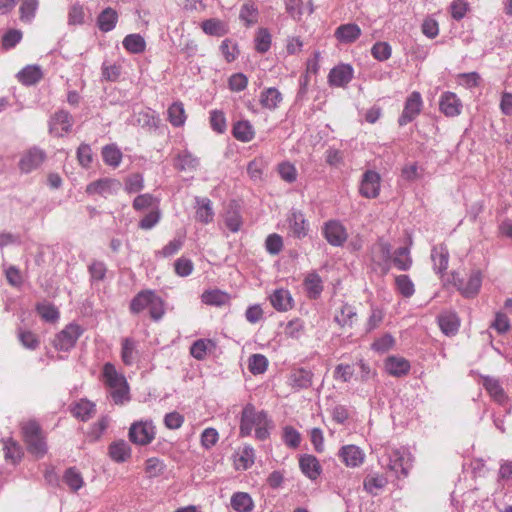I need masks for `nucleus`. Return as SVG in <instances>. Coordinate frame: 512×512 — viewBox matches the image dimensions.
Segmentation results:
<instances>
[{
    "label": "nucleus",
    "mask_w": 512,
    "mask_h": 512,
    "mask_svg": "<svg viewBox=\"0 0 512 512\" xmlns=\"http://www.w3.org/2000/svg\"><path fill=\"white\" fill-rule=\"evenodd\" d=\"M393 263L395 267L401 271H407L412 266V258L407 247H401L395 250L393 254Z\"/></svg>",
    "instance_id": "obj_45"
},
{
    "label": "nucleus",
    "mask_w": 512,
    "mask_h": 512,
    "mask_svg": "<svg viewBox=\"0 0 512 512\" xmlns=\"http://www.w3.org/2000/svg\"><path fill=\"white\" fill-rule=\"evenodd\" d=\"M290 383L295 389L308 388L312 384V373L303 368L292 372Z\"/></svg>",
    "instance_id": "obj_39"
},
{
    "label": "nucleus",
    "mask_w": 512,
    "mask_h": 512,
    "mask_svg": "<svg viewBox=\"0 0 512 512\" xmlns=\"http://www.w3.org/2000/svg\"><path fill=\"white\" fill-rule=\"evenodd\" d=\"M385 316L384 309L378 305H370V313L365 324L366 332H371L378 328Z\"/></svg>",
    "instance_id": "obj_46"
},
{
    "label": "nucleus",
    "mask_w": 512,
    "mask_h": 512,
    "mask_svg": "<svg viewBox=\"0 0 512 512\" xmlns=\"http://www.w3.org/2000/svg\"><path fill=\"white\" fill-rule=\"evenodd\" d=\"M158 202V199L155 198L153 195L145 193L138 195L134 199L132 206L136 211H141L153 206H157Z\"/></svg>",
    "instance_id": "obj_59"
},
{
    "label": "nucleus",
    "mask_w": 512,
    "mask_h": 512,
    "mask_svg": "<svg viewBox=\"0 0 512 512\" xmlns=\"http://www.w3.org/2000/svg\"><path fill=\"white\" fill-rule=\"evenodd\" d=\"M39 8V0H21L19 18L23 23H31Z\"/></svg>",
    "instance_id": "obj_37"
},
{
    "label": "nucleus",
    "mask_w": 512,
    "mask_h": 512,
    "mask_svg": "<svg viewBox=\"0 0 512 512\" xmlns=\"http://www.w3.org/2000/svg\"><path fill=\"white\" fill-rule=\"evenodd\" d=\"M304 286L310 297L313 298H316L323 290L322 279L315 272L309 273L306 276L304 280Z\"/></svg>",
    "instance_id": "obj_48"
},
{
    "label": "nucleus",
    "mask_w": 512,
    "mask_h": 512,
    "mask_svg": "<svg viewBox=\"0 0 512 512\" xmlns=\"http://www.w3.org/2000/svg\"><path fill=\"white\" fill-rule=\"evenodd\" d=\"M120 186V182L116 179L102 178L88 184L86 187V193L89 195L107 197L108 195L114 194Z\"/></svg>",
    "instance_id": "obj_14"
},
{
    "label": "nucleus",
    "mask_w": 512,
    "mask_h": 512,
    "mask_svg": "<svg viewBox=\"0 0 512 512\" xmlns=\"http://www.w3.org/2000/svg\"><path fill=\"white\" fill-rule=\"evenodd\" d=\"M371 54L378 61H386L391 57L392 48L389 43L379 41L372 46Z\"/></svg>",
    "instance_id": "obj_58"
},
{
    "label": "nucleus",
    "mask_w": 512,
    "mask_h": 512,
    "mask_svg": "<svg viewBox=\"0 0 512 512\" xmlns=\"http://www.w3.org/2000/svg\"><path fill=\"white\" fill-rule=\"evenodd\" d=\"M144 188L143 176L139 173L131 174L125 179V191L129 194L138 193Z\"/></svg>",
    "instance_id": "obj_61"
},
{
    "label": "nucleus",
    "mask_w": 512,
    "mask_h": 512,
    "mask_svg": "<svg viewBox=\"0 0 512 512\" xmlns=\"http://www.w3.org/2000/svg\"><path fill=\"white\" fill-rule=\"evenodd\" d=\"M136 343L131 338H124L121 342V359L127 366L134 364L136 359Z\"/></svg>",
    "instance_id": "obj_44"
},
{
    "label": "nucleus",
    "mask_w": 512,
    "mask_h": 512,
    "mask_svg": "<svg viewBox=\"0 0 512 512\" xmlns=\"http://www.w3.org/2000/svg\"><path fill=\"white\" fill-rule=\"evenodd\" d=\"M45 160V151L38 147H32L22 154L19 160V169L23 173H30L39 168Z\"/></svg>",
    "instance_id": "obj_12"
},
{
    "label": "nucleus",
    "mask_w": 512,
    "mask_h": 512,
    "mask_svg": "<svg viewBox=\"0 0 512 512\" xmlns=\"http://www.w3.org/2000/svg\"><path fill=\"white\" fill-rule=\"evenodd\" d=\"M82 334L83 329L80 325L70 323L56 335L53 345L57 350L69 351L75 346L77 340Z\"/></svg>",
    "instance_id": "obj_7"
},
{
    "label": "nucleus",
    "mask_w": 512,
    "mask_h": 512,
    "mask_svg": "<svg viewBox=\"0 0 512 512\" xmlns=\"http://www.w3.org/2000/svg\"><path fill=\"white\" fill-rule=\"evenodd\" d=\"M123 47L131 54L143 53L146 49L145 39L140 34H128L122 41Z\"/></svg>",
    "instance_id": "obj_36"
},
{
    "label": "nucleus",
    "mask_w": 512,
    "mask_h": 512,
    "mask_svg": "<svg viewBox=\"0 0 512 512\" xmlns=\"http://www.w3.org/2000/svg\"><path fill=\"white\" fill-rule=\"evenodd\" d=\"M361 34V28L355 23L341 24L334 31V37L341 44L354 43Z\"/></svg>",
    "instance_id": "obj_19"
},
{
    "label": "nucleus",
    "mask_w": 512,
    "mask_h": 512,
    "mask_svg": "<svg viewBox=\"0 0 512 512\" xmlns=\"http://www.w3.org/2000/svg\"><path fill=\"white\" fill-rule=\"evenodd\" d=\"M431 259L433 261L434 270L439 274H443L449 263V251L444 244L433 247L431 251Z\"/></svg>",
    "instance_id": "obj_28"
},
{
    "label": "nucleus",
    "mask_w": 512,
    "mask_h": 512,
    "mask_svg": "<svg viewBox=\"0 0 512 512\" xmlns=\"http://www.w3.org/2000/svg\"><path fill=\"white\" fill-rule=\"evenodd\" d=\"M469 10V4L465 0H453L450 4V14L454 20H461Z\"/></svg>",
    "instance_id": "obj_64"
},
{
    "label": "nucleus",
    "mask_w": 512,
    "mask_h": 512,
    "mask_svg": "<svg viewBox=\"0 0 512 512\" xmlns=\"http://www.w3.org/2000/svg\"><path fill=\"white\" fill-rule=\"evenodd\" d=\"M3 444L5 459L10 461L12 464L19 462L23 456V451L20 445L11 438L4 440Z\"/></svg>",
    "instance_id": "obj_40"
},
{
    "label": "nucleus",
    "mask_w": 512,
    "mask_h": 512,
    "mask_svg": "<svg viewBox=\"0 0 512 512\" xmlns=\"http://www.w3.org/2000/svg\"><path fill=\"white\" fill-rule=\"evenodd\" d=\"M322 234L326 241L334 247L343 246L348 239L347 229L338 220L325 222L322 228Z\"/></svg>",
    "instance_id": "obj_8"
},
{
    "label": "nucleus",
    "mask_w": 512,
    "mask_h": 512,
    "mask_svg": "<svg viewBox=\"0 0 512 512\" xmlns=\"http://www.w3.org/2000/svg\"><path fill=\"white\" fill-rule=\"evenodd\" d=\"M199 166V160L188 152L178 155L175 168L178 170H195Z\"/></svg>",
    "instance_id": "obj_53"
},
{
    "label": "nucleus",
    "mask_w": 512,
    "mask_h": 512,
    "mask_svg": "<svg viewBox=\"0 0 512 512\" xmlns=\"http://www.w3.org/2000/svg\"><path fill=\"white\" fill-rule=\"evenodd\" d=\"M269 299L273 308L279 312H286L293 308V298L286 289H276Z\"/></svg>",
    "instance_id": "obj_24"
},
{
    "label": "nucleus",
    "mask_w": 512,
    "mask_h": 512,
    "mask_svg": "<svg viewBox=\"0 0 512 512\" xmlns=\"http://www.w3.org/2000/svg\"><path fill=\"white\" fill-rule=\"evenodd\" d=\"M146 308H149L150 317L155 321L160 320L165 314L164 301L153 290H142L131 300V313L139 314Z\"/></svg>",
    "instance_id": "obj_4"
},
{
    "label": "nucleus",
    "mask_w": 512,
    "mask_h": 512,
    "mask_svg": "<svg viewBox=\"0 0 512 512\" xmlns=\"http://www.w3.org/2000/svg\"><path fill=\"white\" fill-rule=\"evenodd\" d=\"M196 204V220L203 224L211 223L214 220V211L211 200L206 197H197Z\"/></svg>",
    "instance_id": "obj_30"
},
{
    "label": "nucleus",
    "mask_w": 512,
    "mask_h": 512,
    "mask_svg": "<svg viewBox=\"0 0 512 512\" xmlns=\"http://www.w3.org/2000/svg\"><path fill=\"white\" fill-rule=\"evenodd\" d=\"M271 47V34L266 28H259L255 36V49L259 53H266Z\"/></svg>",
    "instance_id": "obj_52"
},
{
    "label": "nucleus",
    "mask_w": 512,
    "mask_h": 512,
    "mask_svg": "<svg viewBox=\"0 0 512 512\" xmlns=\"http://www.w3.org/2000/svg\"><path fill=\"white\" fill-rule=\"evenodd\" d=\"M102 158L106 165L118 167L122 161V152L116 145H106L102 148Z\"/></svg>",
    "instance_id": "obj_41"
},
{
    "label": "nucleus",
    "mask_w": 512,
    "mask_h": 512,
    "mask_svg": "<svg viewBox=\"0 0 512 512\" xmlns=\"http://www.w3.org/2000/svg\"><path fill=\"white\" fill-rule=\"evenodd\" d=\"M239 18L247 27L255 25L259 18L257 6L252 1L245 2L241 6Z\"/></svg>",
    "instance_id": "obj_35"
},
{
    "label": "nucleus",
    "mask_w": 512,
    "mask_h": 512,
    "mask_svg": "<svg viewBox=\"0 0 512 512\" xmlns=\"http://www.w3.org/2000/svg\"><path fill=\"white\" fill-rule=\"evenodd\" d=\"M102 378L115 404L122 405L129 400V386L126 378L118 373L112 363L104 364Z\"/></svg>",
    "instance_id": "obj_3"
},
{
    "label": "nucleus",
    "mask_w": 512,
    "mask_h": 512,
    "mask_svg": "<svg viewBox=\"0 0 512 512\" xmlns=\"http://www.w3.org/2000/svg\"><path fill=\"white\" fill-rule=\"evenodd\" d=\"M44 74L39 65L31 64L23 67L16 75L19 83L25 86L35 85L40 82Z\"/></svg>",
    "instance_id": "obj_21"
},
{
    "label": "nucleus",
    "mask_w": 512,
    "mask_h": 512,
    "mask_svg": "<svg viewBox=\"0 0 512 512\" xmlns=\"http://www.w3.org/2000/svg\"><path fill=\"white\" fill-rule=\"evenodd\" d=\"M387 467L395 472L397 477L407 476L409 470V460L398 450H392L389 454Z\"/></svg>",
    "instance_id": "obj_27"
},
{
    "label": "nucleus",
    "mask_w": 512,
    "mask_h": 512,
    "mask_svg": "<svg viewBox=\"0 0 512 512\" xmlns=\"http://www.w3.org/2000/svg\"><path fill=\"white\" fill-rule=\"evenodd\" d=\"M267 366L268 360L262 354H253L248 360V369L254 375L264 373Z\"/></svg>",
    "instance_id": "obj_55"
},
{
    "label": "nucleus",
    "mask_w": 512,
    "mask_h": 512,
    "mask_svg": "<svg viewBox=\"0 0 512 512\" xmlns=\"http://www.w3.org/2000/svg\"><path fill=\"white\" fill-rule=\"evenodd\" d=\"M341 461L350 468L359 467L364 463L365 453L356 445H344L338 452Z\"/></svg>",
    "instance_id": "obj_15"
},
{
    "label": "nucleus",
    "mask_w": 512,
    "mask_h": 512,
    "mask_svg": "<svg viewBox=\"0 0 512 512\" xmlns=\"http://www.w3.org/2000/svg\"><path fill=\"white\" fill-rule=\"evenodd\" d=\"M381 176L378 172L367 170L361 179L359 193L367 199H375L380 195Z\"/></svg>",
    "instance_id": "obj_10"
},
{
    "label": "nucleus",
    "mask_w": 512,
    "mask_h": 512,
    "mask_svg": "<svg viewBox=\"0 0 512 512\" xmlns=\"http://www.w3.org/2000/svg\"><path fill=\"white\" fill-rule=\"evenodd\" d=\"M462 101L453 92H444L439 99V110L446 117H456L462 112Z\"/></svg>",
    "instance_id": "obj_13"
},
{
    "label": "nucleus",
    "mask_w": 512,
    "mask_h": 512,
    "mask_svg": "<svg viewBox=\"0 0 512 512\" xmlns=\"http://www.w3.org/2000/svg\"><path fill=\"white\" fill-rule=\"evenodd\" d=\"M95 411V403L87 399H80L70 406L71 414L81 421H88L95 414Z\"/></svg>",
    "instance_id": "obj_26"
},
{
    "label": "nucleus",
    "mask_w": 512,
    "mask_h": 512,
    "mask_svg": "<svg viewBox=\"0 0 512 512\" xmlns=\"http://www.w3.org/2000/svg\"><path fill=\"white\" fill-rule=\"evenodd\" d=\"M202 30L212 36H223L228 32L225 23L219 19L211 18L201 23Z\"/></svg>",
    "instance_id": "obj_43"
},
{
    "label": "nucleus",
    "mask_w": 512,
    "mask_h": 512,
    "mask_svg": "<svg viewBox=\"0 0 512 512\" xmlns=\"http://www.w3.org/2000/svg\"><path fill=\"white\" fill-rule=\"evenodd\" d=\"M254 464V451L245 447L235 458L234 465L237 470H247Z\"/></svg>",
    "instance_id": "obj_49"
},
{
    "label": "nucleus",
    "mask_w": 512,
    "mask_h": 512,
    "mask_svg": "<svg viewBox=\"0 0 512 512\" xmlns=\"http://www.w3.org/2000/svg\"><path fill=\"white\" fill-rule=\"evenodd\" d=\"M63 480L72 491L79 490L84 484L82 475L75 468L67 469Z\"/></svg>",
    "instance_id": "obj_56"
},
{
    "label": "nucleus",
    "mask_w": 512,
    "mask_h": 512,
    "mask_svg": "<svg viewBox=\"0 0 512 512\" xmlns=\"http://www.w3.org/2000/svg\"><path fill=\"white\" fill-rule=\"evenodd\" d=\"M289 232L297 239H303L308 235L309 223L300 211H293L288 218Z\"/></svg>",
    "instance_id": "obj_17"
},
{
    "label": "nucleus",
    "mask_w": 512,
    "mask_h": 512,
    "mask_svg": "<svg viewBox=\"0 0 512 512\" xmlns=\"http://www.w3.org/2000/svg\"><path fill=\"white\" fill-rule=\"evenodd\" d=\"M384 368L389 375L402 377L409 373L411 365L404 357L389 356L384 362Z\"/></svg>",
    "instance_id": "obj_20"
},
{
    "label": "nucleus",
    "mask_w": 512,
    "mask_h": 512,
    "mask_svg": "<svg viewBox=\"0 0 512 512\" xmlns=\"http://www.w3.org/2000/svg\"><path fill=\"white\" fill-rule=\"evenodd\" d=\"M273 422L264 410H257L253 404H246L241 413L239 435L247 437L255 433L258 440H265L270 435Z\"/></svg>",
    "instance_id": "obj_1"
},
{
    "label": "nucleus",
    "mask_w": 512,
    "mask_h": 512,
    "mask_svg": "<svg viewBox=\"0 0 512 512\" xmlns=\"http://www.w3.org/2000/svg\"><path fill=\"white\" fill-rule=\"evenodd\" d=\"M231 506L237 512H251L253 501L248 493L237 492L231 497Z\"/></svg>",
    "instance_id": "obj_38"
},
{
    "label": "nucleus",
    "mask_w": 512,
    "mask_h": 512,
    "mask_svg": "<svg viewBox=\"0 0 512 512\" xmlns=\"http://www.w3.org/2000/svg\"><path fill=\"white\" fill-rule=\"evenodd\" d=\"M353 68L349 64H341L331 69L328 82L331 86L344 87L353 78Z\"/></svg>",
    "instance_id": "obj_18"
},
{
    "label": "nucleus",
    "mask_w": 512,
    "mask_h": 512,
    "mask_svg": "<svg viewBox=\"0 0 512 512\" xmlns=\"http://www.w3.org/2000/svg\"><path fill=\"white\" fill-rule=\"evenodd\" d=\"M215 348V343L210 339H199L190 347V354L197 360H204L207 352Z\"/></svg>",
    "instance_id": "obj_42"
},
{
    "label": "nucleus",
    "mask_w": 512,
    "mask_h": 512,
    "mask_svg": "<svg viewBox=\"0 0 512 512\" xmlns=\"http://www.w3.org/2000/svg\"><path fill=\"white\" fill-rule=\"evenodd\" d=\"M267 164L263 158L258 157L249 162L247 166V173L251 180L259 182L263 180L264 170Z\"/></svg>",
    "instance_id": "obj_47"
},
{
    "label": "nucleus",
    "mask_w": 512,
    "mask_h": 512,
    "mask_svg": "<svg viewBox=\"0 0 512 512\" xmlns=\"http://www.w3.org/2000/svg\"><path fill=\"white\" fill-rule=\"evenodd\" d=\"M108 455L114 462L123 463L131 458L132 450L125 440H118L109 445Z\"/></svg>",
    "instance_id": "obj_22"
},
{
    "label": "nucleus",
    "mask_w": 512,
    "mask_h": 512,
    "mask_svg": "<svg viewBox=\"0 0 512 512\" xmlns=\"http://www.w3.org/2000/svg\"><path fill=\"white\" fill-rule=\"evenodd\" d=\"M484 387L487 392L498 402H502L505 399V394L500 386L499 382L492 378L484 379Z\"/></svg>",
    "instance_id": "obj_62"
},
{
    "label": "nucleus",
    "mask_w": 512,
    "mask_h": 512,
    "mask_svg": "<svg viewBox=\"0 0 512 512\" xmlns=\"http://www.w3.org/2000/svg\"><path fill=\"white\" fill-rule=\"evenodd\" d=\"M438 324L441 331L447 335H455L460 326V320L456 313L444 312L438 317Z\"/></svg>",
    "instance_id": "obj_29"
},
{
    "label": "nucleus",
    "mask_w": 512,
    "mask_h": 512,
    "mask_svg": "<svg viewBox=\"0 0 512 512\" xmlns=\"http://www.w3.org/2000/svg\"><path fill=\"white\" fill-rule=\"evenodd\" d=\"M373 261L381 264L382 262L384 264H388L390 258H391V248L388 243L385 242H379L377 243L373 248Z\"/></svg>",
    "instance_id": "obj_57"
},
{
    "label": "nucleus",
    "mask_w": 512,
    "mask_h": 512,
    "mask_svg": "<svg viewBox=\"0 0 512 512\" xmlns=\"http://www.w3.org/2000/svg\"><path fill=\"white\" fill-rule=\"evenodd\" d=\"M283 99V94L275 87L264 88L259 94L261 108L268 111L279 109Z\"/></svg>",
    "instance_id": "obj_16"
},
{
    "label": "nucleus",
    "mask_w": 512,
    "mask_h": 512,
    "mask_svg": "<svg viewBox=\"0 0 512 512\" xmlns=\"http://www.w3.org/2000/svg\"><path fill=\"white\" fill-rule=\"evenodd\" d=\"M395 286L397 291L405 298H409L415 293L414 284L408 275L396 276Z\"/></svg>",
    "instance_id": "obj_50"
},
{
    "label": "nucleus",
    "mask_w": 512,
    "mask_h": 512,
    "mask_svg": "<svg viewBox=\"0 0 512 512\" xmlns=\"http://www.w3.org/2000/svg\"><path fill=\"white\" fill-rule=\"evenodd\" d=\"M210 125L212 129L217 133L225 132L227 123L224 112L220 110H212L210 112Z\"/></svg>",
    "instance_id": "obj_63"
},
{
    "label": "nucleus",
    "mask_w": 512,
    "mask_h": 512,
    "mask_svg": "<svg viewBox=\"0 0 512 512\" xmlns=\"http://www.w3.org/2000/svg\"><path fill=\"white\" fill-rule=\"evenodd\" d=\"M423 100L418 91L412 92L406 99L401 116L398 119L400 126L412 122L422 111Z\"/></svg>",
    "instance_id": "obj_9"
},
{
    "label": "nucleus",
    "mask_w": 512,
    "mask_h": 512,
    "mask_svg": "<svg viewBox=\"0 0 512 512\" xmlns=\"http://www.w3.org/2000/svg\"><path fill=\"white\" fill-rule=\"evenodd\" d=\"M356 308L350 304H344L335 314V321L342 328H353L358 323Z\"/></svg>",
    "instance_id": "obj_25"
},
{
    "label": "nucleus",
    "mask_w": 512,
    "mask_h": 512,
    "mask_svg": "<svg viewBox=\"0 0 512 512\" xmlns=\"http://www.w3.org/2000/svg\"><path fill=\"white\" fill-rule=\"evenodd\" d=\"M73 123V117L70 113L60 110L51 117L49 131L55 137H64L70 133Z\"/></svg>",
    "instance_id": "obj_11"
},
{
    "label": "nucleus",
    "mask_w": 512,
    "mask_h": 512,
    "mask_svg": "<svg viewBox=\"0 0 512 512\" xmlns=\"http://www.w3.org/2000/svg\"><path fill=\"white\" fill-rule=\"evenodd\" d=\"M187 119L184 104L181 101L173 102L167 110V120L174 127H182Z\"/></svg>",
    "instance_id": "obj_32"
},
{
    "label": "nucleus",
    "mask_w": 512,
    "mask_h": 512,
    "mask_svg": "<svg viewBox=\"0 0 512 512\" xmlns=\"http://www.w3.org/2000/svg\"><path fill=\"white\" fill-rule=\"evenodd\" d=\"M202 302L211 306H224L229 303L230 297L226 292L218 289L205 291L201 296Z\"/></svg>",
    "instance_id": "obj_34"
},
{
    "label": "nucleus",
    "mask_w": 512,
    "mask_h": 512,
    "mask_svg": "<svg viewBox=\"0 0 512 512\" xmlns=\"http://www.w3.org/2000/svg\"><path fill=\"white\" fill-rule=\"evenodd\" d=\"M285 9L291 18L301 21L304 14V6L302 0H285Z\"/></svg>",
    "instance_id": "obj_60"
},
{
    "label": "nucleus",
    "mask_w": 512,
    "mask_h": 512,
    "mask_svg": "<svg viewBox=\"0 0 512 512\" xmlns=\"http://www.w3.org/2000/svg\"><path fill=\"white\" fill-rule=\"evenodd\" d=\"M23 441L27 451L36 458H42L47 453L45 434L36 420H26L20 424Z\"/></svg>",
    "instance_id": "obj_2"
},
{
    "label": "nucleus",
    "mask_w": 512,
    "mask_h": 512,
    "mask_svg": "<svg viewBox=\"0 0 512 512\" xmlns=\"http://www.w3.org/2000/svg\"><path fill=\"white\" fill-rule=\"evenodd\" d=\"M280 178L287 183H294L297 180L298 172L294 164L285 161L277 166Z\"/></svg>",
    "instance_id": "obj_54"
},
{
    "label": "nucleus",
    "mask_w": 512,
    "mask_h": 512,
    "mask_svg": "<svg viewBox=\"0 0 512 512\" xmlns=\"http://www.w3.org/2000/svg\"><path fill=\"white\" fill-rule=\"evenodd\" d=\"M165 468L166 466L164 462L157 457H151L145 461L144 470L147 477L149 478L159 477L164 473Z\"/></svg>",
    "instance_id": "obj_51"
},
{
    "label": "nucleus",
    "mask_w": 512,
    "mask_h": 512,
    "mask_svg": "<svg viewBox=\"0 0 512 512\" xmlns=\"http://www.w3.org/2000/svg\"><path fill=\"white\" fill-rule=\"evenodd\" d=\"M299 466L302 473L311 480H316L322 472V467L318 459L310 454H305L300 457Z\"/></svg>",
    "instance_id": "obj_23"
},
{
    "label": "nucleus",
    "mask_w": 512,
    "mask_h": 512,
    "mask_svg": "<svg viewBox=\"0 0 512 512\" xmlns=\"http://www.w3.org/2000/svg\"><path fill=\"white\" fill-rule=\"evenodd\" d=\"M118 21V14L113 8L104 9L97 18V25L102 32L113 30Z\"/></svg>",
    "instance_id": "obj_33"
},
{
    "label": "nucleus",
    "mask_w": 512,
    "mask_h": 512,
    "mask_svg": "<svg viewBox=\"0 0 512 512\" xmlns=\"http://www.w3.org/2000/svg\"><path fill=\"white\" fill-rule=\"evenodd\" d=\"M453 285L465 298H474L478 295L482 285V274L479 270L472 271L467 280L459 278L458 274L452 273Z\"/></svg>",
    "instance_id": "obj_6"
},
{
    "label": "nucleus",
    "mask_w": 512,
    "mask_h": 512,
    "mask_svg": "<svg viewBox=\"0 0 512 512\" xmlns=\"http://www.w3.org/2000/svg\"><path fill=\"white\" fill-rule=\"evenodd\" d=\"M232 134L238 141L247 143L254 139L255 129L248 120H240L234 123Z\"/></svg>",
    "instance_id": "obj_31"
},
{
    "label": "nucleus",
    "mask_w": 512,
    "mask_h": 512,
    "mask_svg": "<svg viewBox=\"0 0 512 512\" xmlns=\"http://www.w3.org/2000/svg\"><path fill=\"white\" fill-rule=\"evenodd\" d=\"M129 440L140 446L149 445L156 437V428L151 420H140L131 424Z\"/></svg>",
    "instance_id": "obj_5"
}]
</instances>
